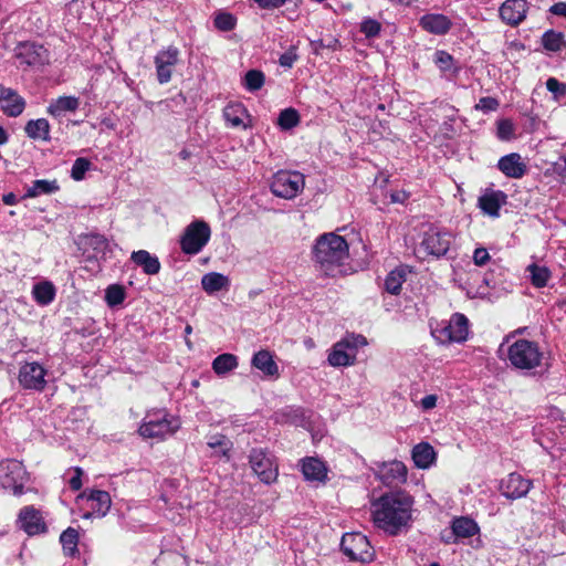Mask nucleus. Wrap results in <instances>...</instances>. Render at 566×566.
Segmentation results:
<instances>
[{
    "instance_id": "obj_1",
    "label": "nucleus",
    "mask_w": 566,
    "mask_h": 566,
    "mask_svg": "<svg viewBox=\"0 0 566 566\" xmlns=\"http://www.w3.org/2000/svg\"><path fill=\"white\" fill-rule=\"evenodd\" d=\"M412 497L402 491L389 492L371 503V516L376 527L395 536L410 527Z\"/></svg>"
},
{
    "instance_id": "obj_2",
    "label": "nucleus",
    "mask_w": 566,
    "mask_h": 566,
    "mask_svg": "<svg viewBox=\"0 0 566 566\" xmlns=\"http://www.w3.org/2000/svg\"><path fill=\"white\" fill-rule=\"evenodd\" d=\"M315 264L326 275L335 276L349 258L347 241L335 232L319 235L312 249Z\"/></svg>"
},
{
    "instance_id": "obj_3",
    "label": "nucleus",
    "mask_w": 566,
    "mask_h": 566,
    "mask_svg": "<svg viewBox=\"0 0 566 566\" xmlns=\"http://www.w3.org/2000/svg\"><path fill=\"white\" fill-rule=\"evenodd\" d=\"M506 358L515 369L528 371L541 367L544 353L536 342L517 339L507 346Z\"/></svg>"
},
{
    "instance_id": "obj_4",
    "label": "nucleus",
    "mask_w": 566,
    "mask_h": 566,
    "mask_svg": "<svg viewBox=\"0 0 566 566\" xmlns=\"http://www.w3.org/2000/svg\"><path fill=\"white\" fill-rule=\"evenodd\" d=\"M180 428L177 417L165 409L148 411L139 426L138 432L147 439H165L174 434Z\"/></svg>"
},
{
    "instance_id": "obj_5",
    "label": "nucleus",
    "mask_w": 566,
    "mask_h": 566,
    "mask_svg": "<svg viewBox=\"0 0 566 566\" xmlns=\"http://www.w3.org/2000/svg\"><path fill=\"white\" fill-rule=\"evenodd\" d=\"M431 334L441 345L463 343L469 336V319L461 313H454L450 319L442 321L432 327Z\"/></svg>"
},
{
    "instance_id": "obj_6",
    "label": "nucleus",
    "mask_w": 566,
    "mask_h": 566,
    "mask_svg": "<svg viewBox=\"0 0 566 566\" xmlns=\"http://www.w3.org/2000/svg\"><path fill=\"white\" fill-rule=\"evenodd\" d=\"M366 345L367 340L363 335L347 334L333 345L327 361L333 367L352 366L356 361L358 349Z\"/></svg>"
},
{
    "instance_id": "obj_7",
    "label": "nucleus",
    "mask_w": 566,
    "mask_h": 566,
    "mask_svg": "<svg viewBox=\"0 0 566 566\" xmlns=\"http://www.w3.org/2000/svg\"><path fill=\"white\" fill-rule=\"evenodd\" d=\"M211 237V229L203 220L190 222L184 230L179 244L185 254L196 255L202 251Z\"/></svg>"
},
{
    "instance_id": "obj_8",
    "label": "nucleus",
    "mask_w": 566,
    "mask_h": 566,
    "mask_svg": "<svg viewBox=\"0 0 566 566\" xmlns=\"http://www.w3.org/2000/svg\"><path fill=\"white\" fill-rule=\"evenodd\" d=\"M29 482V473L22 462L18 460H4L0 462V485L13 495L24 493V485Z\"/></svg>"
},
{
    "instance_id": "obj_9",
    "label": "nucleus",
    "mask_w": 566,
    "mask_h": 566,
    "mask_svg": "<svg viewBox=\"0 0 566 566\" xmlns=\"http://www.w3.org/2000/svg\"><path fill=\"white\" fill-rule=\"evenodd\" d=\"M305 186L304 176L298 171H277L271 182V191L274 196L293 199Z\"/></svg>"
},
{
    "instance_id": "obj_10",
    "label": "nucleus",
    "mask_w": 566,
    "mask_h": 566,
    "mask_svg": "<svg viewBox=\"0 0 566 566\" xmlns=\"http://www.w3.org/2000/svg\"><path fill=\"white\" fill-rule=\"evenodd\" d=\"M249 463L261 482L272 484L279 475V467L275 458L262 448L252 449L249 455Z\"/></svg>"
},
{
    "instance_id": "obj_11",
    "label": "nucleus",
    "mask_w": 566,
    "mask_h": 566,
    "mask_svg": "<svg viewBox=\"0 0 566 566\" xmlns=\"http://www.w3.org/2000/svg\"><path fill=\"white\" fill-rule=\"evenodd\" d=\"M340 547L352 560L367 563L371 562L375 555L368 538L361 533L345 534L342 537Z\"/></svg>"
},
{
    "instance_id": "obj_12",
    "label": "nucleus",
    "mask_w": 566,
    "mask_h": 566,
    "mask_svg": "<svg viewBox=\"0 0 566 566\" xmlns=\"http://www.w3.org/2000/svg\"><path fill=\"white\" fill-rule=\"evenodd\" d=\"M452 234L450 231L441 229L437 226H429L422 233V240L420 248L428 255L442 256L444 255L451 245Z\"/></svg>"
},
{
    "instance_id": "obj_13",
    "label": "nucleus",
    "mask_w": 566,
    "mask_h": 566,
    "mask_svg": "<svg viewBox=\"0 0 566 566\" xmlns=\"http://www.w3.org/2000/svg\"><path fill=\"white\" fill-rule=\"evenodd\" d=\"M179 50L169 45L157 52L154 57L156 76L159 84H167L171 81L174 70L179 62Z\"/></svg>"
},
{
    "instance_id": "obj_14",
    "label": "nucleus",
    "mask_w": 566,
    "mask_h": 566,
    "mask_svg": "<svg viewBox=\"0 0 566 566\" xmlns=\"http://www.w3.org/2000/svg\"><path fill=\"white\" fill-rule=\"evenodd\" d=\"M83 255L90 261H105L112 254V247L108 240L98 233H90L81 239Z\"/></svg>"
},
{
    "instance_id": "obj_15",
    "label": "nucleus",
    "mask_w": 566,
    "mask_h": 566,
    "mask_svg": "<svg viewBox=\"0 0 566 566\" xmlns=\"http://www.w3.org/2000/svg\"><path fill=\"white\" fill-rule=\"evenodd\" d=\"M17 524L28 535L34 536L46 532L48 527L40 510L32 505L20 510Z\"/></svg>"
},
{
    "instance_id": "obj_16",
    "label": "nucleus",
    "mask_w": 566,
    "mask_h": 566,
    "mask_svg": "<svg viewBox=\"0 0 566 566\" xmlns=\"http://www.w3.org/2000/svg\"><path fill=\"white\" fill-rule=\"evenodd\" d=\"M46 370L39 363H25L19 370V382L24 389L41 391L46 385Z\"/></svg>"
},
{
    "instance_id": "obj_17",
    "label": "nucleus",
    "mask_w": 566,
    "mask_h": 566,
    "mask_svg": "<svg viewBox=\"0 0 566 566\" xmlns=\"http://www.w3.org/2000/svg\"><path fill=\"white\" fill-rule=\"evenodd\" d=\"M527 11L526 0H505L499 9V14L505 24L517 27L526 19Z\"/></svg>"
},
{
    "instance_id": "obj_18",
    "label": "nucleus",
    "mask_w": 566,
    "mask_h": 566,
    "mask_svg": "<svg viewBox=\"0 0 566 566\" xmlns=\"http://www.w3.org/2000/svg\"><path fill=\"white\" fill-rule=\"evenodd\" d=\"M533 483L518 473H511L500 484L501 493L511 500L521 499L527 495Z\"/></svg>"
},
{
    "instance_id": "obj_19",
    "label": "nucleus",
    "mask_w": 566,
    "mask_h": 566,
    "mask_svg": "<svg viewBox=\"0 0 566 566\" xmlns=\"http://www.w3.org/2000/svg\"><path fill=\"white\" fill-rule=\"evenodd\" d=\"M15 57L21 65L36 66L46 62V50L42 45L24 42L20 43L15 50Z\"/></svg>"
},
{
    "instance_id": "obj_20",
    "label": "nucleus",
    "mask_w": 566,
    "mask_h": 566,
    "mask_svg": "<svg viewBox=\"0 0 566 566\" xmlns=\"http://www.w3.org/2000/svg\"><path fill=\"white\" fill-rule=\"evenodd\" d=\"M223 118L231 128L247 129L252 127L251 116L242 103L230 102L223 108Z\"/></svg>"
},
{
    "instance_id": "obj_21",
    "label": "nucleus",
    "mask_w": 566,
    "mask_h": 566,
    "mask_svg": "<svg viewBox=\"0 0 566 566\" xmlns=\"http://www.w3.org/2000/svg\"><path fill=\"white\" fill-rule=\"evenodd\" d=\"M507 196L502 190H486L479 197L478 207L483 213L497 218L500 217V209L506 205Z\"/></svg>"
},
{
    "instance_id": "obj_22",
    "label": "nucleus",
    "mask_w": 566,
    "mask_h": 566,
    "mask_svg": "<svg viewBox=\"0 0 566 566\" xmlns=\"http://www.w3.org/2000/svg\"><path fill=\"white\" fill-rule=\"evenodd\" d=\"M407 467L401 461H390L381 464L378 476L386 485L405 483L407 481Z\"/></svg>"
},
{
    "instance_id": "obj_23",
    "label": "nucleus",
    "mask_w": 566,
    "mask_h": 566,
    "mask_svg": "<svg viewBox=\"0 0 566 566\" xmlns=\"http://www.w3.org/2000/svg\"><path fill=\"white\" fill-rule=\"evenodd\" d=\"M86 501L91 511L83 515L85 518H90L92 516H105L112 504L108 492L102 490L91 491L90 494L86 495Z\"/></svg>"
},
{
    "instance_id": "obj_24",
    "label": "nucleus",
    "mask_w": 566,
    "mask_h": 566,
    "mask_svg": "<svg viewBox=\"0 0 566 566\" xmlns=\"http://www.w3.org/2000/svg\"><path fill=\"white\" fill-rule=\"evenodd\" d=\"M497 168L509 178H522L526 171L527 166L517 153H512L500 158Z\"/></svg>"
},
{
    "instance_id": "obj_25",
    "label": "nucleus",
    "mask_w": 566,
    "mask_h": 566,
    "mask_svg": "<svg viewBox=\"0 0 566 566\" xmlns=\"http://www.w3.org/2000/svg\"><path fill=\"white\" fill-rule=\"evenodd\" d=\"M302 473L306 481L324 483L327 480V467L317 458L308 457L302 460Z\"/></svg>"
},
{
    "instance_id": "obj_26",
    "label": "nucleus",
    "mask_w": 566,
    "mask_h": 566,
    "mask_svg": "<svg viewBox=\"0 0 566 566\" xmlns=\"http://www.w3.org/2000/svg\"><path fill=\"white\" fill-rule=\"evenodd\" d=\"M420 27L432 34H446L451 29V20L441 13H427L419 21Z\"/></svg>"
},
{
    "instance_id": "obj_27",
    "label": "nucleus",
    "mask_w": 566,
    "mask_h": 566,
    "mask_svg": "<svg viewBox=\"0 0 566 566\" xmlns=\"http://www.w3.org/2000/svg\"><path fill=\"white\" fill-rule=\"evenodd\" d=\"M80 107V98L76 96H60L52 99L48 107L46 113L54 118H62L69 113H75Z\"/></svg>"
},
{
    "instance_id": "obj_28",
    "label": "nucleus",
    "mask_w": 566,
    "mask_h": 566,
    "mask_svg": "<svg viewBox=\"0 0 566 566\" xmlns=\"http://www.w3.org/2000/svg\"><path fill=\"white\" fill-rule=\"evenodd\" d=\"M251 364L254 368L262 371L264 376H279V366L275 363L273 355L266 349L256 352L251 359Z\"/></svg>"
},
{
    "instance_id": "obj_29",
    "label": "nucleus",
    "mask_w": 566,
    "mask_h": 566,
    "mask_svg": "<svg viewBox=\"0 0 566 566\" xmlns=\"http://www.w3.org/2000/svg\"><path fill=\"white\" fill-rule=\"evenodd\" d=\"M130 260L148 275H155L160 271V262L156 255L150 254L146 250L134 251Z\"/></svg>"
},
{
    "instance_id": "obj_30",
    "label": "nucleus",
    "mask_w": 566,
    "mask_h": 566,
    "mask_svg": "<svg viewBox=\"0 0 566 566\" xmlns=\"http://www.w3.org/2000/svg\"><path fill=\"white\" fill-rule=\"evenodd\" d=\"M411 457L417 468L428 469L436 460V452L428 442H421L413 447Z\"/></svg>"
},
{
    "instance_id": "obj_31",
    "label": "nucleus",
    "mask_w": 566,
    "mask_h": 566,
    "mask_svg": "<svg viewBox=\"0 0 566 566\" xmlns=\"http://www.w3.org/2000/svg\"><path fill=\"white\" fill-rule=\"evenodd\" d=\"M201 286L206 293L211 295L222 290H228L230 280L222 273L209 272L201 277Z\"/></svg>"
},
{
    "instance_id": "obj_32",
    "label": "nucleus",
    "mask_w": 566,
    "mask_h": 566,
    "mask_svg": "<svg viewBox=\"0 0 566 566\" xmlns=\"http://www.w3.org/2000/svg\"><path fill=\"white\" fill-rule=\"evenodd\" d=\"M1 106L2 112L9 117H17L21 115L25 108V99L18 94L17 91L10 88L2 99Z\"/></svg>"
},
{
    "instance_id": "obj_33",
    "label": "nucleus",
    "mask_w": 566,
    "mask_h": 566,
    "mask_svg": "<svg viewBox=\"0 0 566 566\" xmlns=\"http://www.w3.org/2000/svg\"><path fill=\"white\" fill-rule=\"evenodd\" d=\"M56 289L50 281H41L32 287V296L41 306L51 304L54 301Z\"/></svg>"
},
{
    "instance_id": "obj_34",
    "label": "nucleus",
    "mask_w": 566,
    "mask_h": 566,
    "mask_svg": "<svg viewBox=\"0 0 566 566\" xmlns=\"http://www.w3.org/2000/svg\"><path fill=\"white\" fill-rule=\"evenodd\" d=\"M50 123L45 118L31 119L25 124L24 130L29 138L50 142Z\"/></svg>"
},
{
    "instance_id": "obj_35",
    "label": "nucleus",
    "mask_w": 566,
    "mask_h": 566,
    "mask_svg": "<svg viewBox=\"0 0 566 566\" xmlns=\"http://www.w3.org/2000/svg\"><path fill=\"white\" fill-rule=\"evenodd\" d=\"M451 527L453 535L460 538L472 537L480 532L476 522L464 516L454 518Z\"/></svg>"
},
{
    "instance_id": "obj_36",
    "label": "nucleus",
    "mask_w": 566,
    "mask_h": 566,
    "mask_svg": "<svg viewBox=\"0 0 566 566\" xmlns=\"http://www.w3.org/2000/svg\"><path fill=\"white\" fill-rule=\"evenodd\" d=\"M526 272L528 273L532 285L536 289L545 287L552 279V272L546 265L532 263L526 268Z\"/></svg>"
},
{
    "instance_id": "obj_37",
    "label": "nucleus",
    "mask_w": 566,
    "mask_h": 566,
    "mask_svg": "<svg viewBox=\"0 0 566 566\" xmlns=\"http://www.w3.org/2000/svg\"><path fill=\"white\" fill-rule=\"evenodd\" d=\"M238 366V357L230 353L221 354L212 360V370L218 376H224L234 370Z\"/></svg>"
},
{
    "instance_id": "obj_38",
    "label": "nucleus",
    "mask_w": 566,
    "mask_h": 566,
    "mask_svg": "<svg viewBox=\"0 0 566 566\" xmlns=\"http://www.w3.org/2000/svg\"><path fill=\"white\" fill-rule=\"evenodd\" d=\"M60 189L56 180L38 179L27 189V198H35L41 195H51Z\"/></svg>"
},
{
    "instance_id": "obj_39",
    "label": "nucleus",
    "mask_w": 566,
    "mask_h": 566,
    "mask_svg": "<svg viewBox=\"0 0 566 566\" xmlns=\"http://www.w3.org/2000/svg\"><path fill=\"white\" fill-rule=\"evenodd\" d=\"M78 532L73 528H66L60 536V543L62 544L63 552L66 556L75 557L78 555Z\"/></svg>"
},
{
    "instance_id": "obj_40",
    "label": "nucleus",
    "mask_w": 566,
    "mask_h": 566,
    "mask_svg": "<svg viewBox=\"0 0 566 566\" xmlns=\"http://www.w3.org/2000/svg\"><path fill=\"white\" fill-rule=\"evenodd\" d=\"M406 281L403 269H395L388 273L385 280V289L388 293L397 295L400 293L402 283Z\"/></svg>"
},
{
    "instance_id": "obj_41",
    "label": "nucleus",
    "mask_w": 566,
    "mask_h": 566,
    "mask_svg": "<svg viewBox=\"0 0 566 566\" xmlns=\"http://www.w3.org/2000/svg\"><path fill=\"white\" fill-rule=\"evenodd\" d=\"M126 297L124 286L119 284H112L105 290V302L109 307L120 305Z\"/></svg>"
},
{
    "instance_id": "obj_42",
    "label": "nucleus",
    "mask_w": 566,
    "mask_h": 566,
    "mask_svg": "<svg viewBox=\"0 0 566 566\" xmlns=\"http://www.w3.org/2000/svg\"><path fill=\"white\" fill-rule=\"evenodd\" d=\"M542 43L547 51L558 52L564 46L563 33L549 30L543 34Z\"/></svg>"
},
{
    "instance_id": "obj_43",
    "label": "nucleus",
    "mask_w": 566,
    "mask_h": 566,
    "mask_svg": "<svg viewBox=\"0 0 566 566\" xmlns=\"http://www.w3.org/2000/svg\"><path fill=\"white\" fill-rule=\"evenodd\" d=\"M264 74L258 70H250L245 73L243 85L249 92H255L264 85Z\"/></svg>"
},
{
    "instance_id": "obj_44",
    "label": "nucleus",
    "mask_w": 566,
    "mask_h": 566,
    "mask_svg": "<svg viewBox=\"0 0 566 566\" xmlns=\"http://www.w3.org/2000/svg\"><path fill=\"white\" fill-rule=\"evenodd\" d=\"M546 88L553 94L555 102L566 104V83H562L555 77H549L546 81Z\"/></svg>"
},
{
    "instance_id": "obj_45",
    "label": "nucleus",
    "mask_w": 566,
    "mask_h": 566,
    "mask_svg": "<svg viewBox=\"0 0 566 566\" xmlns=\"http://www.w3.org/2000/svg\"><path fill=\"white\" fill-rule=\"evenodd\" d=\"M207 446L216 451L219 457H228L231 443L221 434L212 436L207 442Z\"/></svg>"
},
{
    "instance_id": "obj_46",
    "label": "nucleus",
    "mask_w": 566,
    "mask_h": 566,
    "mask_svg": "<svg viewBox=\"0 0 566 566\" xmlns=\"http://www.w3.org/2000/svg\"><path fill=\"white\" fill-rule=\"evenodd\" d=\"M300 122V116L294 108H286L282 111L277 118V125L282 129H291Z\"/></svg>"
},
{
    "instance_id": "obj_47",
    "label": "nucleus",
    "mask_w": 566,
    "mask_h": 566,
    "mask_svg": "<svg viewBox=\"0 0 566 566\" xmlns=\"http://www.w3.org/2000/svg\"><path fill=\"white\" fill-rule=\"evenodd\" d=\"M515 135V126L509 118H503L496 123V136L500 140H511Z\"/></svg>"
},
{
    "instance_id": "obj_48",
    "label": "nucleus",
    "mask_w": 566,
    "mask_h": 566,
    "mask_svg": "<svg viewBox=\"0 0 566 566\" xmlns=\"http://www.w3.org/2000/svg\"><path fill=\"white\" fill-rule=\"evenodd\" d=\"M91 163L88 159L80 157L75 159L72 169H71V177L80 181L84 179L86 171L90 169Z\"/></svg>"
},
{
    "instance_id": "obj_49",
    "label": "nucleus",
    "mask_w": 566,
    "mask_h": 566,
    "mask_svg": "<svg viewBox=\"0 0 566 566\" xmlns=\"http://www.w3.org/2000/svg\"><path fill=\"white\" fill-rule=\"evenodd\" d=\"M214 27L220 31H231L235 27V18L228 12L218 13L214 18Z\"/></svg>"
},
{
    "instance_id": "obj_50",
    "label": "nucleus",
    "mask_w": 566,
    "mask_h": 566,
    "mask_svg": "<svg viewBox=\"0 0 566 566\" xmlns=\"http://www.w3.org/2000/svg\"><path fill=\"white\" fill-rule=\"evenodd\" d=\"M434 63L442 72H449L453 66V57L446 51H437Z\"/></svg>"
},
{
    "instance_id": "obj_51",
    "label": "nucleus",
    "mask_w": 566,
    "mask_h": 566,
    "mask_svg": "<svg viewBox=\"0 0 566 566\" xmlns=\"http://www.w3.org/2000/svg\"><path fill=\"white\" fill-rule=\"evenodd\" d=\"M500 103L495 97L485 96L481 97L475 105V109L481 111L483 113L494 112L499 108Z\"/></svg>"
},
{
    "instance_id": "obj_52",
    "label": "nucleus",
    "mask_w": 566,
    "mask_h": 566,
    "mask_svg": "<svg viewBox=\"0 0 566 566\" xmlns=\"http://www.w3.org/2000/svg\"><path fill=\"white\" fill-rule=\"evenodd\" d=\"M360 31L367 38H374L380 32V23L374 19H367L361 22Z\"/></svg>"
},
{
    "instance_id": "obj_53",
    "label": "nucleus",
    "mask_w": 566,
    "mask_h": 566,
    "mask_svg": "<svg viewBox=\"0 0 566 566\" xmlns=\"http://www.w3.org/2000/svg\"><path fill=\"white\" fill-rule=\"evenodd\" d=\"M69 473H72V476L69 479V485L72 490L77 491L82 488V475L83 471L81 468L75 467Z\"/></svg>"
},
{
    "instance_id": "obj_54",
    "label": "nucleus",
    "mask_w": 566,
    "mask_h": 566,
    "mask_svg": "<svg viewBox=\"0 0 566 566\" xmlns=\"http://www.w3.org/2000/svg\"><path fill=\"white\" fill-rule=\"evenodd\" d=\"M262 10H274L283 7L286 0H252Z\"/></svg>"
},
{
    "instance_id": "obj_55",
    "label": "nucleus",
    "mask_w": 566,
    "mask_h": 566,
    "mask_svg": "<svg viewBox=\"0 0 566 566\" xmlns=\"http://www.w3.org/2000/svg\"><path fill=\"white\" fill-rule=\"evenodd\" d=\"M490 260V254L484 248H476L473 253V262L478 266L485 265Z\"/></svg>"
},
{
    "instance_id": "obj_56",
    "label": "nucleus",
    "mask_w": 566,
    "mask_h": 566,
    "mask_svg": "<svg viewBox=\"0 0 566 566\" xmlns=\"http://www.w3.org/2000/svg\"><path fill=\"white\" fill-rule=\"evenodd\" d=\"M296 59H297V55L294 52H292V51L285 52L280 56V60H279L280 65L283 67L290 69L293 66Z\"/></svg>"
},
{
    "instance_id": "obj_57",
    "label": "nucleus",
    "mask_w": 566,
    "mask_h": 566,
    "mask_svg": "<svg viewBox=\"0 0 566 566\" xmlns=\"http://www.w3.org/2000/svg\"><path fill=\"white\" fill-rule=\"evenodd\" d=\"M437 395H427L420 400L419 405L422 408V410H431L437 406Z\"/></svg>"
},
{
    "instance_id": "obj_58",
    "label": "nucleus",
    "mask_w": 566,
    "mask_h": 566,
    "mask_svg": "<svg viewBox=\"0 0 566 566\" xmlns=\"http://www.w3.org/2000/svg\"><path fill=\"white\" fill-rule=\"evenodd\" d=\"M553 168L557 175L566 178V154L554 163Z\"/></svg>"
},
{
    "instance_id": "obj_59",
    "label": "nucleus",
    "mask_w": 566,
    "mask_h": 566,
    "mask_svg": "<svg viewBox=\"0 0 566 566\" xmlns=\"http://www.w3.org/2000/svg\"><path fill=\"white\" fill-rule=\"evenodd\" d=\"M549 12L566 18V2H557L549 8Z\"/></svg>"
},
{
    "instance_id": "obj_60",
    "label": "nucleus",
    "mask_w": 566,
    "mask_h": 566,
    "mask_svg": "<svg viewBox=\"0 0 566 566\" xmlns=\"http://www.w3.org/2000/svg\"><path fill=\"white\" fill-rule=\"evenodd\" d=\"M409 198V193L405 190L395 191L390 195V199L392 202L403 203Z\"/></svg>"
},
{
    "instance_id": "obj_61",
    "label": "nucleus",
    "mask_w": 566,
    "mask_h": 566,
    "mask_svg": "<svg viewBox=\"0 0 566 566\" xmlns=\"http://www.w3.org/2000/svg\"><path fill=\"white\" fill-rule=\"evenodd\" d=\"M3 202L9 206H13L18 202L15 195L8 193L3 196Z\"/></svg>"
},
{
    "instance_id": "obj_62",
    "label": "nucleus",
    "mask_w": 566,
    "mask_h": 566,
    "mask_svg": "<svg viewBox=\"0 0 566 566\" xmlns=\"http://www.w3.org/2000/svg\"><path fill=\"white\" fill-rule=\"evenodd\" d=\"M9 140V135L8 133L6 132V129L0 126V146L7 144Z\"/></svg>"
},
{
    "instance_id": "obj_63",
    "label": "nucleus",
    "mask_w": 566,
    "mask_h": 566,
    "mask_svg": "<svg viewBox=\"0 0 566 566\" xmlns=\"http://www.w3.org/2000/svg\"><path fill=\"white\" fill-rule=\"evenodd\" d=\"M304 346L307 349H313L315 347V342L312 338H305L304 339Z\"/></svg>"
},
{
    "instance_id": "obj_64",
    "label": "nucleus",
    "mask_w": 566,
    "mask_h": 566,
    "mask_svg": "<svg viewBox=\"0 0 566 566\" xmlns=\"http://www.w3.org/2000/svg\"><path fill=\"white\" fill-rule=\"evenodd\" d=\"M10 91V87H4L2 84H0V102L4 98L6 94Z\"/></svg>"
}]
</instances>
